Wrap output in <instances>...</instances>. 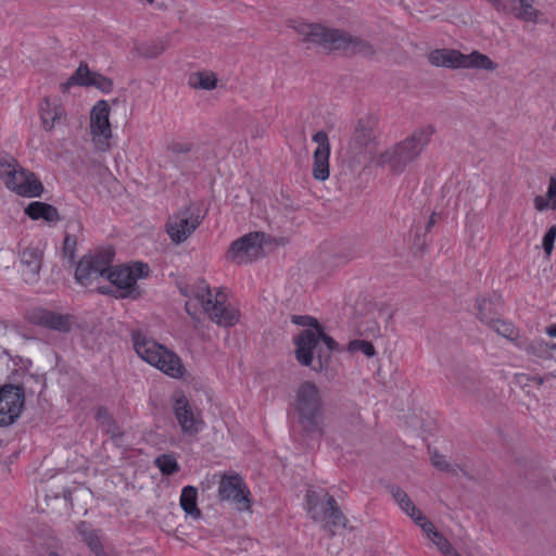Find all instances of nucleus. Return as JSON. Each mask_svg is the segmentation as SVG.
<instances>
[{
    "mask_svg": "<svg viewBox=\"0 0 556 556\" xmlns=\"http://www.w3.org/2000/svg\"><path fill=\"white\" fill-rule=\"evenodd\" d=\"M303 40L328 50H343L352 54L372 56L376 48L368 40L352 36L349 33L328 28L320 24L301 22L294 26Z\"/></svg>",
    "mask_w": 556,
    "mask_h": 556,
    "instance_id": "1",
    "label": "nucleus"
},
{
    "mask_svg": "<svg viewBox=\"0 0 556 556\" xmlns=\"http://www.w3.org/2000/svg\"><path fill=\"white\" fill-rule=\"evenodd\" d=\"M291 408L301 431L307 437L325 433V407L319 387L312 381H302L294 390Z\"/></svg>",
    "mask_w": 556,
    "mask_h": 556,
    "instance_id": "2",
    "label": "nucleus"
},
{
    "mask_svg": "<svg viewBox=\"0 0 556 556\" xmlns=\"http://www.w3.org/2000/svg\"><path fill=\"white\" fill-rule=\"evenodd\" d=\"M434 134L435 127L431 124L416 128L407 138L377 154L372 162L375 166L387 168L392 174H401L421 154Z\"/></svg>",
    "mask_w": 556,
    "mask_h": 556,
    "instance_id": "3",
    "label": "nucleus"
},
{
    "mask_svg": "<svg viewBox=\"0 0 556 556\" xmlns=\"http://www.w3.org/2000/svg\"><path fill=\"white\" fill-rule=\"evenodd\" d=\"M295 344V358L302 366L319 371L325 362L330 358V353L338 349L337 342L325 333L324 328L317 331L305 329L293 339Z\"/></svg>",
    "mask_w": 556,
    "mask_h": 556,
    "instance_id": "4",
    "label": "nucleus"
},
{
    "mask_svg": "<svg viewBox=\"0 0 556 556\" xmlns=\"http://www.w3.org/2000/svg\"><path fill=\"white\" fill-rule=\"evenodd\" d=\"M134 349L138 356L174 379L184 377L186 368L181 358L173 351L148 338L140 330L131 331Z\"/></svg>",
    "mask_w": 556,
    "mask_h": 556,
    "instance_id": "5",
    "label": "nucleus"
},
{
    "mask_svg": "<svg viewBox=\"0 0 556 556\" xmlns=\"http://www.w3.org/2000/svg\"><path fill=\"white\" fill-rule=\"evenodd\" d=\"M0 180L7 189L25 198H38L45 191L42 182L35 173L23 167L10 154L0 157Z\"/></svg>",
    "mask_w": 556,
    "mask_h": 556,
    "instance_id": "6",
    "label": "nucleus"
},
{
    "mask_svg": "<svg viewBox=\"0 0 556 556\" xmlns=\"http://www.w3.org/2000/svg\"><path fill=\"white\" fill-rule=\"evenodd\" d=\"M306 510L309 518L321 525L323 530L330 536L336 534L338 528L344 529L348 518L340 509L336 498L328 492L318 493L308 490L305 495Z\"/></svg>",
    "mask_w": 556,
    "mask_h": 556,
    "instance_id": "7",
    "label": "nucleus"
},
{
    "mask_svg": "<svg viewBox=\"0 0 556 556\" xmlns=\"http://www.w3.org/2000/svg\"><path fill=\"white\" fill-rule=\"evenodd\" d=\"M428 61L433 66L447 68H476L493 72L497 67L495 62L479 51L464 54L454 49H435L428 54Z\"/></svg>",
    "mask_w": 556,
    "mask_h": 556,
    "instance_id": "8",
    "label": "nucleus"
},
{
    "mask_svg": "<svg viewBox=\"0 0 556 556\" xmlns=\"http://www.w3.org/2000/svg\"><path fill=\"white\" fill-rule=\"evenodd\" d=\"M376 126L377 118L374 115H365L356 121L348 146V154L352 162L362 164L369 157L376 140Z\"/></svg>",
    "mask_w": 556,
    "mask_h": 556,
    "instance_id": "9",
    "label": "nucleus"
},
{
    "mask_svg": "<svg viewBox=\"0 0 556 556\" xmlns=\"http://www.w3.org/2000/svg\"><path fill=\"white\" fill-rule=\"evenodd\" d=\"M149 266L137 262L132 265L109 268L108 279L121 290L122 298L137 299L140 296V290L137 286L139 278L148 276Z\"/></svg>",
    "mask_w": 556,
    "mask_h": 556,
    "instance_id": "10",
    "label": "nucleus"
},
{
    "mask_svg": "<svg viewBox=\"0 0 556 556\" xmlns=\"http://www.w3.org/2000/svg\"><path fill=\"white\" fill-rule=\"evenodd\" d=\"M264 232H250L235 240L226 253L227 261L237 265H247L264 253Z\"/></svg>",
    "mask_w": 556,
    "mask_h": 556,
    "instance_id": "11",
    "label": "nucleus"
},
{
    "mask_svg": "<svg viewBox=\"0 0 556 556\" xmlns=\"http://www.w3.org/2000/svg\"><path fill=\"white\" fill-rule=\"evenodd\" d=\"M201 220L202 217L191 205L182 206L168 217L165 225L166 232L174 243L180 244L195 231Z\"/></svg>",
    "mask_w": 556,
    "mask_h": 556,
    "instance_id": "12",
    "label": "nucleus"
},
{
    "mask_svg": "<svg viewBox=\"0 0 556 556\" xmlns=\"http://www.w3.org/2000/svg\"><path fill=\"white\" fill-rule=\"evenodd\" d=\"M114 252L105 250L96 255H86L77 264L75 279L83 286H88L100 277H108L113 262Z\"/></svg>",
    "mask_w": 556,
    "mask_h": 556,
    "instance_id": "13",
    "label": "nucleus"
},
{
    "mask_svg": "<svg viewBox=\"0 0 556 556\" xmlns=\"http://www.w3.org/2000/svg\"><path fill=\"white\" fill-rule=\"evenodd\" d=\"M25 391L23 387L4 384L0 388V426L12 425L24 408Z\"/></svg>",
    "mask_w": 556,
    "mask_h": 556,
    "instance_id": "14",
    "label": "nucleus"
},
{
    "mask_svg": "<svg viewBox=\"0 0 556 556\" xmlns=\"http://www.w3.org/2000/svg\"><path fill=\"white\" fill-rule=\"evenodd\" d=\"M220 501L232 502L238 510H248L251 507L250 491L239 475H224L218 485Z\"/></svg>",
    "mask_w": 556,
    "mask_h": 556,
    "instance_id": "15",
    "label": "nucleus"
},
{
    "mask_svg": "<svg viewBox=\"0 0 556 556\" xmlns=\"http://www.w3.org/2000/svg\"><path fill=\"white\" fill-rule=\"evenodd\" d=\"M110 106L108 101L99 100L90 112V129L93 140H97V146L101 150L109 148L108 140L112 137V129L110 124Z\"/></svg>",
    "mask_w": 556,
    "mask_h": 556,
    "instance_id": "16",
    "label": "nucleus"
},
{
    "mask_svg": "<svg viewBox=\"0 0 556 556\" xmlns=\"http://www.w3.org/2000/svg\"><path fill=\"white\" fill-rule=\"evenodd\" d=\"M173 412L184 434L192 437L201 431L204 424L201 414L193 409L184 394L175 397Z\"/></svg>",
    "mask_w": 556,
    "mask_h": 556,
    "instance_id": "17",
    "label": "nucleus"
},
{
    "mask_svg": "<svg viewBox=\"0 0 556 556\" xmlns=\"http://www.w3.org/2000/svg\"><path fill=\"white\" fill-rule=\"evenodd\" d=\"M28 320L37 326L59 332H68L72 328L71 316L37 307L28 313Z\"/></svg>",
    "mask_w": 556,
    "mask_h": 556,
    "instance_id": "18",
    "label": "nucleus"
},
{
    "mask_svg": "<svg viewBox=\"0 0 556 556\" xmlns=\"http://www.w3.org/2000/svg\"><path fill=\"white\" fill-rule=\"evenodd\" d=\"M313 141L317 143L314 152L313 176L315 179L325 181L329 177V155L330 143L327 132L317 131L313 136Z\"/></svg>",
    "mask_w": 556,
    "mask_h": 556,
    "instance_id": "19",
    "label": "nucleus"
},
{
    "mask_svg": "<svg viewBox=\"0 0 556 556\" xmlns=\"http://www.w3.org/2000/svg\"><path fill=\"white\" fill-rule=\"evenodd\" d=\"M491 307H492V300H489V299L478 300L477 301L478 318L482 323L489 325L500 336H502L510 341L518 342L517 341L519 338L518 331L516 330V328L514 327L513 324L507 323L505 320H501L498 318L491 317L484 313V309H486V308L491 309Z\"/></svg>",
    "mask_w": 556,
    "mask_h": 556,
    "instance_id": "20",
    "label": "nucleus"
},
{
    "mask_svg": "<svg viewBox=\"0 0 556 556\" xmlns=\"http://www.w3.org/2000/svg\"><path fill=\"white\" fill-rule=\"evenodd\" d=\"M453 381L460 392L478 395L482 391V381L476 370L466 365H457L453 370Z\"/></svg>",
    "mask_w": 556,
    "mask_h": 556,
    "instance_id": "21",
    "label": "nucleus"
},
{
    "mask_svg": "<svg viewBox=\"0 0 556 556\" xmlns=\"http://www.w3.org/2000/svg\"><path fill=\"white\" fill-rule=\"evenodd\" d=\"M210 319L222 327H232L239 321V312L225 304L224 295L217 292L208 309H204Z\"/></svg>",
    "mask_w": 556,
    "mask_h": 556,
    "instance_id": "22",
    "label": "nucleus"
},
{
    "mask_svg": "<svg viewBox=\"0 0 556 556\" xmlns=\"http://www.w3.org/2000/svg\"><path fill=\"white\" fill-rule=\"evenodd\" d=\"M76 78L83 79L81 87H93L103 93H110L114 88L112 78L99 72L91 71L87 63L81 62L76 70Z\"/></svg>",
    "mask_w": 556,
    "mask_h": 556,
    "instance_id": "23",
    "label": "nucleus"
},
{
    "mask_svg": "<svg viewBox=\"0 0 556 556\" xmlns=\"http://www.w3.org/2000/svg\"><path fill=\"white\" fill-rule=\"evenodd\" d=\"M25 214L34 220L40 218L49 223L60 220V215L56 207H54L51 204L39 201H35L28 204L25 208Z\"/></svg>",
    "mask_w": 556,
    "mask_h": 556,
    "instance_id": "24",
    "label": "nucleus"
},
{
    "mask_svg": "<svg viewBox=\"0 0 556 556\" xmlns=\"http://www.w3.org/2000/svg\"><path fill=\"white\" fill-rule=\"evenodd\" d=\"M20 261L26 267L27 273L31 277L38 276L41 266L43 253L39 248L27 247L20 251Z\"/></svg>",
    "mask_w": 556,
    "mask_h": 556,
    "instance_id": "25",
    "label": "nucleus"
},
{
    "mask_svg": "<svg viewBox=\"0 0 556 556\" xmlns=\"http://www.w3.org/2000/svg\"><path fill=\"white\" fill-rule=\"evenodd\" d=\"M169 46V37L159 38L135 45V51L144 59H155L163 54Z\"/></svg>",
    "mask_w": 556,
    "mask_h": 556,
    "instance_id": "26",
    "label": "nucleus"
},
{
    "mask_svg": "<svg viewBox=\"0 0 556 556\" xmlns=\"http://www.w3.org/2000/svg\"><path fill=\"white\" fill-rule=\"evenodd\" d=\"M64 117V110L61 106L52 105L49 99H45L40 106V118L46 131H51L55 124Z\"/></svg>",
    "mask_w": 556,
    "mask_h": 556,
    "instance_id": "27",
    "label": "nucleus"
},
{
    "mask_svg": "<svg viewBox=\"0 0 556 556\" xmlns=\"http://www.w3.org/2000/svg\"><path fill=\"white\" fill-rule=\"evenodd\" d=\"M188 84L193 89L211 91L217 88V75L211 71H198L189 76Z\"/></svg>",
    "mask_w": 556,
    "mask_h": 556,
    "instance_id": "28",
    "label": "nucleus"
},
{
    "mask_svg": "<svg viewBox=\"0 0 556 556\" xmlns=\"http://www.w3.org/2000/svg\"><path fill=\"white\" fill-rule=\"evenodd\" d=\"M198 490L192 485H187L182 489L179 504L182 510L193 519L201 517V510L197 504Z\"/></svg>",
    "mask_w": 556,
    "mask_h": 556,
    "instance_id": "29",
    "label": "nucleus"
},
{
    "mask_svg": "<svg viewBox=\"0 0 556 556\" xmlns=\"http://www.w3.org/2000/svg\"><path fill=\"white\" fill-rule=\"evenodd\" d=\"M533 0H511V10L508 13L521 21L535 22L539 11L533 7Z\"/></svg>",
    "mask_w": 556,
    "mask_h": 556,
    "instance_id": "30",
    "label": "nucleus"
},
{
    "mask_svg": "<svg viewBox=\"0 0 556 556\" xmlns=\"http://www.w3.org/2000/svg\"><path fill=\"white\" fill-rule=\"evenodd\" d=\"M388 490L390 491L393 500L396 502L399 507L412 519L420 513V510L416 507L414 502L410 500L408 494L397 485L390 484L388 485Z\"/></svg>",
    "mask_w": 556,
    "mask_h": 556,
    "instance_id": "31",
    "label": "nucleus"
},
{
    "mask_svg": "<svg viewBox=\"0 0 556 556\" xmlns=\"http://www.w3.org/2000/svg\"><path fill=\"white\" fill-rule=\"evenodd\" d=\"M96 419L102 430L105 431L113 440L123 437L116 421L105 407L98 408Z\"/></svg>",
    "mask_w": 556,
    "mask_h": 556,
    "instance_id": "32",
    "label": "nucleus"
},
{
    "mask_svg": "<svg viewBox=\"0 0 556 556\" xmlns=\"http://www.w3.org/2000/svg\"><path fill=\"white\" fill-rule=\"evenodd\" d=\"M516 345L520 349H525L529 354L541 358L549 357L552 355L551 350H556V344L544 341H519L516 342Z\"/></svg>",
    "mask_w": 556,
    "mask_h": 556,
    "instance_id": "33",
    "label": "nucleus"
},
{
    "mask_svg": "<svg viewBox=\"0 0 556 556\" xmlns=\"http://www.w3.org/2000/svg\"><path fill=\"white\" fill-rule=\"evenodd\" d=\"M431 464L438 470L455 476L458 473V471H462L467 476V472L459 465L450 463L444 455L438 453L437 451L432 452L431 454Z\"/></svg>",
    "mask_w": 556,
    "mask_h": 556,
    "instance_id": "34",
    "label": "nucleus"
},
{
    "mask_svg": "<svg viewBox=\"0 0 556 556\" xmlns=\"http://www.w3.org/2000/svg\"><path fill=\"white\" fill-rule=\"evenodd\" d=\"M155 466L163 475L170 476L179 471V465L173 454H162L154 460Z\"/></svg>",
    "mask_w": 556,
    "mask_h": 556,
    "instance_id": "35",
    "label": "nucleus"
},
{
    "mask_svg": "<svg viewBox=\"0 0 556 556\" xmlns=\"http://www.w3.org/2000/svg\"><path fill=\"white\" fill-rule=\"evenodd\" d=\"M195 298L201 302L203 309H208L212 305V292L210 286L204 279H200L195 286Z\"/></svg>",
    "mask_w": 556,
    "mask_h": 556,
    "instance_id": "36",
    "label": "nucleus"
},
{
    "mask_svg": "<svg viewBox=\"0 0 556 556\" xmlns=\"http://www.w3.org/2000/svg\"><path fill=\"white\" fill-rule=\"evenodd\" d=\"M431 542L444 556H462L440 531L433 534Z\"/></svg>",
    "mask_w": 556,
    "mask_h": 556,
    "instance_id": "37",
    "label": "nucleus"
},
{
    "mask_svg": "<svg viewBox=\"0 0 556 556\" xmlns=\"http://www.w3.org/2000/svg\"><path fill=\"white\" fill-rule=\"evenodd\" d=\"M358 332L361 336H365L367 338H377L381 337V328L375 319H366L361 323L358 327Z\"/></svg>",
    "mask_w": 556,
    "mask_h": 556,
    "instance_id": "38",
    "label": "nucleus"
},
{
    "mask_svg": "<svg viewBox=\"0 0 556 556\" xmlns=\"http://www.w3.org/2000/svg\"><path fill=\"white\" fill-rule=\"evenodd\" d=\"M348 350L352 353L362 352L367 357H372L376 354L374 345L366 340H353L349 343Z\"/></svg>",
    "mask_w": 556,
    "mask_h": 556,
    "instance_id": "39",
    "label": "nucleus"
},
{
    "mask_svg": "<svg viewBox=\"0 0 556 556\" xmlns=\"http://www.w3.org/2000/svg\"><path fill=\"white\" fill-rule=\"evenodd\" d=\"M414 522L419 526L426 536L431 541L433 534H437L439 531L435 529L433 523L420 511L414 518Z\"/></svg>",
    "mask_w": 556,
    "mask_h": 556,
    "instance_id": "40",
    "label": "nucleus"
},
{
    "mask_svg": "<svg viewBox=\"0 0 556 556\" xmlns=\"http://www.w3.org/2000/svg\"><path fill=\"white\" fill-rule=\"evenodd\" d=\"M77 248V237L74 235L66 233L62 248V255L67 258L71 263L75 260V252Z\"/></svg>",
    "mask_w": 556,
    "mask_h": 556,
    "instance_id": "41",
    "label": "nucleus"
},
{
    "mask_svg": "<svg viewBox=\"0 0 556 556\" xmlns=\"http://www.w3.org/2000/svg\"><path fill=\"white\" fill-rule=\"evenodd\" d=\"M291 323L301 327H307V329L314 331H317L321 326L315 317L309 315H292Z\"/></svg>",
    "mask_w": 556,
    "mask_h": 556,
    "instance_id": "42",
    "label": "nucleus"
},
{
    "mask_svg": "<svg viewBox=\"0 0 556 556\" xmlns=\"http://www.w3.org/2000/svg\"><path fill=\"white\" fill-rule=\"evenodd\" d=\"M193 149V144L187 141H172L166 146V151L174 154H187Z\"/></svg>",
    "mask_w": 556,
    "mask_h": 556,
    "instance_id": "43",
    "label": "nucleus"
},
{
    "mask_svg": "<svg viewBox=\"0 0 556 556\" xmlns=\"http://www.w3.org/2000/svg\"><path fill=\"white\" fill-rule=\"evenodd\" d=\"M555 239H556V225L552 226L546 231V233L544 235V238H543V249L547 256H549L553 251Z\"/></svg>",
    "mask_w": 556,
    "mask_h": 556,
    "instance_id": "44",
    "label": "nucleus"
},
{
    "mask_svg": "<svg viewBox=\"0 0 556 556\" xmlns=\"http://www.w3.org/2000/svg\"><path fill=\"white\" fill-rule=\"evenodd\" d=\"M547 198L551 201V208L556 210V180H555V178L551 179L548 190H547Z\"/></svg>",
    "mask_w": 556,
    "mask_h": 556,
    "instance_id": "45",
    "label": "nucleus"
},
{
    "mask_svg": "<svg viewBox=\"0 0 556 556\" xmlns=\"http://www.w3.org/2000/svg\"><path fill=\"white\" fill-rule=\"evenodd\" d=\"M81 83H83L81 78L80 79L76 78V71H75L74 74L65 83L61 84V88L64 92H66L73 85L81 86Z\"/></svg>",
    "mask_w": 556,
    "mask_h": 556,
    "instance_id": "46",
    "label": "nucleus"
},
{
    "mask_svg": "<svg viewBox=\"0 0 556 556\" xmlns=\"http://www.w3.org/2000/svg\"><path fill=\"white\" fill-rule=\"evenodd\" d=\"M85 540L93 551H98L101 546L99 539L92 533H89Z\"/></svg>",
    "mask_w": 556,
    "mask_h": 556,
    "instance_id": "47",
    "label": "nucleus"
},
{
    "mask_svg": "<svg viewBox=\"0 0 556 556\" xmlns=\"http://www.w3.org/2000/svg\"><path fill=\"white\" fill-rule=\"evenodd\" d=\"M551 201L545 200L542 197H536L534 200L535 208L539 211L546 210L547 207H551Z\"/></svg>",
    "mask_w": 556,
    "mask_h": 556,
    "instance_id": "48",
    "label": "nucleus"
},
{
    "mask_svg": "<svg viewBox=\"0 0 556 556\" xmlns=\"http://www.w3.org/2000/svg\"><path fill=\"white\" fill-rule=\"evenodd\" d=\"M186 312L190 315L194 320H197L195 312L192 309L191 304L189 302L185 305Z\"/></svg>",
    "mask_w": 556,
    "mask_h": 556,
    "instance_id": "49",
    "label": "nucleus"
},
{
    "mask_svg": "<svg viewBox=\"0 0 556 556\" xmlns=\"http://www.w3.org/2000/svg\"><path fill=\"white\" fill-rule=\"evenodd\" d=\"M546 333L552 338H556V325H552V326L547 327Z\"/></svg>",
    "mask_w": 556,
    "mask_h": 556,
    "instance_id": "50",
    "label": "nucleus"
},
{
    "mask_svg": "<svg viewBox=\"0 0 556 556\" xmlns=\"http://www.w3.org/2000/svg\"><path fill=\"white\" fill-rule=\"evenodd\" d=\"M494 308H495V306H494V303L492 302V307H491V309H490V308H486V309H484V313H485V314H488V315H489V316H491V317L496 318L497 312H495V309H494Z\"/></svg>",
    "mask_w": 556,
    "mask_h": 556,
    "instance_id": "51",
    "label": "nucleus"
},
{
    "mask_svg": "<svg viewBox=\"0 0 556 556\" xmlns=\"http://www.w3.org/2000/svg\"><path fill=\"white\" fill-rule=\"evenodd\" d=\"M529 380L533 381L538 386H541L544 382V378L540 376H533Z\"/></svg>",
    "mask_w": 556,
    "mask_h": 556,
    "instance_id": "52",
    "label": "nucleus"
},
{
    "mask_svg": "<svg viewBox=\"0 0 556 556\" xmlns=\"http://www.w3.org/2000/svg\"><path fill=\"white\" fill-rule=\"evenodd\" d=\"M63 497H64V501L67 502L70 505H71V502H72V492L68 491V490H65L63 492Z\"/></svg>",
    "mask_w": 556,
    "mask_h": 556,
    "instance_id": "53",
    "label": "nucleus"
},
{
    "mask_svg": "<svg viewBox=\"0 0 556 556\" xmlns=\"http://www.w3.org/2000/svg\"><path fill=\"white\" fill-rule=\"evenodd\" d=\"M434 223H435L434 214H432V215L430 216V219H429V220H428V223H427V230H430V228L434 225Z\"/></svg>",
    "mask_w": 556,
    "mask_h": 556,
    "instance_id": "54",
    "label": "nucleus"
},
{
    "mask_svg": "<svg viewBox=\"0 0 556 556\" xmlns=\"http://www.w3.org/2000/svg\"><path fill=\"white\" fill-rule=\"evenodd\" d=\"M156 8L159 10H162V11H166L167 10V5L164 2L156 3Z\"/></svg>",
    "mask_w": 556,
    "mask_h": 556,
    "instance_id": "55",
    "label": "nucleus"
},
{
    "mask_svg": "<svg viewBox=\"0 0 556 556\" xmlns=\"http://www.w3.org/2000/svg\"><path fill=\"white\" fill-rule=\"evenodd\" d=\"M47 556H61L58 549L49 551Z\"/></svg>",
    "mask_w": 556,
    "mask_h": 556,
    "instance_id": "56",
    "label": "nucleus"
},
{
    "mask_svg": "<svg viewBox=\"0 0 556 556\" xmlns=\"http://www.w3.org/2000/svg\"><path fill=\"white\" fill-rule=\"evenodd\" d=\"M496 432H497V434L503 439V441H506V439H505V437H504V434H503V430H502L501 428H497V429H496Z\"/></svg>",
    "mask_w": 556,
    "mask_h": 556,
    "instance_id": "57",
    "label": "nucleus"
},
{
    "mask_svg": "<svg viewBox=\"0 0 556 556\" xmlns=\"http://www.w3.org/2000/svg\"><path fill=\"white\" fill-rule=\"evenodd\" d=\"M147 2H148L149 4H153V3H154V0H147Z\"/></svg>",
    "mask_w": 556,
    "mask_h": 556,
    "instance_id": "58",
    "label": "nucleus"
}]
</instances>
